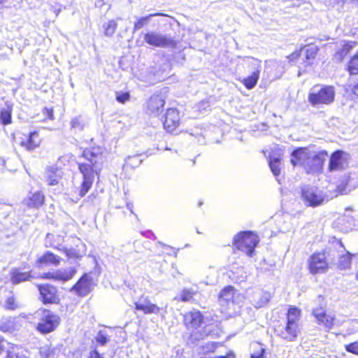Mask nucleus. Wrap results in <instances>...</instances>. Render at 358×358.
Wrapping results in <instances>:
<instances>
[{
  "mask_svg": "<svg viewBox=\"0 0 358 358\" xmlns=\"http://www.w3.org/2000/svg\"><path fill=\"white\" fill-rule=\"evenodd\" d=\"M80 157L85 160L78 163V170L82 175L78 195L83 198L92 189L95 177H99L104 156L100 148L92 147L85 149Z\"/></svg>",
  "mask_w": 358,
  "mask_h": 358,
  "instance_id": "f257e3e1",
  "label": "nucleus"
},
{
  "mask_svg": "<svg viewBox=\"0 0 358 358\" xmlns=\"http://www.w3.org/2000/svg\"><path fill=\"white\" fill-rule=\"evenodd\" d=\"M41 316L35 326V329L42 335L55 331L60 324V317L48 308H41Z\"/></svg>",
  "mask_w": 358,
  "mask_h": 358,
  "instance_id": "f03ea898",
  "label": "nucleus"
},
{
  "mask_svg": "<svg viewBox=\"0 0 358 358\" xmlns=\"http://www.w3.org/2000/svg\"><path fill=\"white\" fill-rule=\"evenodd\" d=\"M335 91L333 87L328 85H315L309 92L308 101L312 106L330 104L334 101Z\"/></svg>",
  "mask_w": 358,
  "mask_h": 358,
  "instance_id": "7ed1b4c3",
  "label": "nucleus"
},
{
  "mask_svg": "<svg viewBox=\"0 0 358 358\" xmlns=\"http://www.w3.org/2000/svg\"><path fill=\"white\" fill-rule=\"evenodd\" d=\"M259 237L252 231H243L237 234L234 238V245L247 255L252 257L255 248L259 243Z\"/></svg>",
  "mask_w": 358,
  "mask_h": 358,
  "instance_id": "20e7f679",
  "label": "nucleus"
},
{
  "mask_svg": "<svg viewBox=\"0 0 358 358\" xmlns=\"http://www.w3.org/2000/svg\"><path fill=\"white\" fill-rule=\"evenodd\" d=\"M301 200L306 206L315 208L324 203L326 196L317 187L303 185L301 187Z\"/></svg>",
  "mask_w": 358,
  "mask_h": 358,
  "instance_id": "39448f33",
  "label": "nucleus"
},
{
  "mask_svg": "<svg viewBox=\"0 0 358 358\" xmlns=\"http://www.w3.org/2000/svg\"><path fill=\"white\" fill-rule=\"evenodd\" d=\"M313 157V151L306 148H299L292 152L291 163L294 166H302L308 173H314L315 172H310L309 170L310 165L314 163L312 160Z\"/></svg>",
  "mask_w": 358,
  "mask_h": 358,
  "instance_id": "423d86ee",
  "label": "nucleus"
},
{
  "mask_svg": "<svg viewBox=\"0 0 358 358\" xmlns=\"http://www.w3.org/2000/svg\"><path fill=\"white\" fill-rule=\"evenodd\" d=\"M36 287L43 304H59L60 303L59 293L55 286L50 283H43L37 285Z\"/></svg>",
  "mask_w": 358,
  "mask_h": 358,
  "instance_id": "0eeeda50",
  "label": "nucleus"
},
{
  "mask_svg": "<svg viewBox=\"0 0 358 358\" xmlns=\"http://www.w3.org/2000/svg\"><path fill=\"white\" fill-rule=\"evenodd\" d=\"M78 270L76 266L57 269L55 272H45L39 275V278L59 282H68L72 280L77 274Z\"/></svg>",
  "mask_w": 358,
  "mask_h": 358,
  "instance_id": "6e6552de",
  "label": "nucleus"
},
{
  "mask_svg": "<svg viewBox=\"0 0 358 358\" xmlns=\"http://www.w3.org/2000/svg\"><path fill=\"white\" fill-rule=\"evenodd\" d=\"M43 138L38 131H32L29 133H22L19 137V145L25 150L31 152L38 148L42 143Z\"/></svg>",
  "mask_w": 358,
  "mask_h": 358,
  "instance_id": "1a4fd4ad",
  "label": "nucleus"
},
{
  "mask_svg": "<svg viewBox=\"0 0 358 358\" xmlns=\"http://www.w3.org/2000/svg\"><path fill=\"white\" fill-rule=\"evenodd\" d=\"M96 285L90 275L85 273L71 287V290L73 291L77 296L84 297L92 292Z\"/></svg>",
  "mask_w": 358,
  "mask_h": 358,
  "instance_id": "9d476101",
  "label": "nucleus"
},
{
  "mask_svg": "<svg viewBox=\"0 0 358 358\" xmlns=\"http://www.w3.org/2000/svg\"><path fill=\"white\" fill-rule=\"evenodd\" d=\"M308 268L312 274L324 273L328 270V264L324 253L312 255L308 260Z\"/></svg>",
  "mask_w": 358,
  "mask_h": 358,
  "instance_id": "9b49d317",
  "label": "nucleus"
},
{
  "mask_svg": "<svg viewBox=\"0 0 358 358\" xmlns=\"http://www.w3.org/2000/svg\"><path fill=\"white\" fill-rule=\"evenodd\" d=\"M62 257L51 251L46 250L35 261V266L38 268L46 267H57L62 262Z\"/></svg>",
  "mask_w": 358,
  "mask_h": 358,
  "instance_id": "f8f14e48",
  "label": "nucleus"
},
{
  "mask_svg": "<svg viewBox=\"0 0 358 358\" xmlns=\"http://www.w3.org/2000/svg\"><path fill=\"white\" fill-rule=\"evenodd\" d=\"M239 294L232 286H227L222 289L219 294V303L226 308H231V306L238 303Z\"/></svg>",
  "mask_w": 358,
  "mask_h": 358,
  "instance_id": "ddd939ff",
  "label": "nucleus"
},
{
  "mask_svg": "<svg viewBox=\"0 0 358 358\" xmlns=\"http://www.w3.org/2000/svg\"><path fill=\"white\" fill-rule=\"evenodd\" d=\"M313 315L316 319V323L322 325L329 331L334 327L335 315L327 314L324 308L320 307L313 310Z\"/></svg>",
  "mask_w": 358,
  "mask_h": 358,
  "instance_id": "4468645a",
  "label": "nucleus"
},
{
  "mask_svg": "<svg viewBox=\"0 0 358 358\" xmlns=\"http://www.w3.org/2000/svg\"><path fill=\"white\" fill-rule=\"evenodd\" d=\"M45 203V196L44 193L38 190L29 192L27 196L23 200V204L28 209H38Z\"/></svg>",
  "mask_w": 358,
  "mask_h": 358,
  "instance_id": "2eb2a0df",
  "label": "nucleus"
},
{
  "mask_svg": "<svg viewBox=\"0 0 358 358\" xmlns=\"http://www.w3.org/2000/svg\"><path fill=\"white\" fill-rule=\"evenodd\" d=\"M299 331V327H296L288 322H286L285 327L280 325L275 328L276 335L288 341H295Z\"/></svg>",
  "mask_w": 358,
  "mask_h": 358,
  "instance_id": "dca6fc26",
  "label": "nucleus"
},
{
  "mask_svg": "<svg viewBox=\"0 0 358 358\" xmlns=\"http://www.w3.org/2000/svg\"><path fill=\"white\" fill-rule=\"evenodd\" d=\"M248 294L250 302L255 308H260L266 306L271 297L269 292L260 289L252 291Z\"/></svg>",
  "mask_w": 358,
  "mask_h": 358,
  "instance_id": "f3484780",
  "label": "nucleus"
},
{
  "mask_svg": "<svg viewBox=\"0 0 358 358\" xmlns=\"http://www.w3.org/2000/svg\"><path fill=\"white\" fill-rule=\"evenodd\" d=\"M180 124L179 112L176 108H169L167 110L164 120V127L170 133H172Z\"/></svg>",
  "mask_w": 358,
  "mask_h": 358,
  "instance_id": "a211bd4d",
  "label": "nucleus"
},
{
  "mask_svg": "<svg viewBox=\"0 0 358 358\" xmlns=\"http://www.w3.org/2000/svg\"><path fill=\"white\" fill-rule=\"evenodd\" d=\"M313 159L312 160L314 161V163L309 166V170L310 172H319L322 169L324 162L326 160V158L328 157V154L324 150H321L318 152L313 151Z\"/></svg>",
  "mask_w": 358,
  "mask_h": 358,
  "instance_id": "6ab92c4d",
  "label": "nucleus"
},
{
  "mask_svg": "<svg viewBox=\"0 0 358 358\" xmlns=\"http://www.w3.org/2000/svg\"><path fill=\"white\" fill-rule=\"evenodd\" d=\"M62 177L59 169L56 166H49L45 170V179L49 186L58 185Z\"/></svg>",
  "mask_w": 358,
  "mask_h": 358,
  "instance_id": "aec40b11",
  "label": "nucleus"
},
{
  "mask_svg": "<svg viewBox=\"0 0 358 358\" xmlns=\"http://www.w3.org/2000/svg\"><path fill=\"white\" fill-rule=\"evenodd\" d=\"M33 278L31 271L22 272L17 268L10 273V280L13 285H17L31 280Z\"/></svg>",
  "mask_w": 358,
  "mask_h": 358,
  "instance_id": "412c9836",
  "label": "nucleus"
},
{
  "mask_svg": "<svg viewBox=\"0 0 358 358\" xmlns=\"http://www.w3.org/2000/svg\"><path fill=\"white\" fill-rule=\"evenodd\" d=\"M64 238L62 235L48 234L45 237L46 247L61 251L63 248Z\"/></svg>",
  "mask_w": 358,
  "mask_h": 358,
  "instance_id": "4be33fe9",
  "label": "nucleus"
},
{
  "mask_svg": "<svg viewBox=\"0 0 358 358\" xmlns=\"http://www.w3.org/2000/svg\"><path fill=\"white\" fill-rule=\"evenodd\" d=\"M185 321L187 325L196 329L202 324L203 317L199 311H192L185 315Z\"/></svg>",
  "mask_w": 358,
  "mask_h": 358,
  "instance_id": "5701e85b",
  "label": "nucleus"
},
{
  "mask_svg": "<svg viewBox=\"0 0 358 358\" xmlns=\"http://www.w3.org/2000/svg\"><path fill=\"white\" fill-rule=\"evenodd\" d=\"M177 251L175 248L158 242V256L163 257L164 262L171 257H176Z\"/></svg>",
  "mask_w": 358,
  "mask_h": 358,
  "instance_id": "b1692460",
  "label": "nucleus"
},
{
  "mask_svg": "<svg viewBox=\"0 0 358 358\" xmlns=\"http://www.w3.org/2000/svg\"><path fill=\"white\" fill-rule=\"evenodd\" d=\"M197 291L192 287L184 288L175 298L174 300L182 302H191Z\"/></svg>",
  "mask_w": 358,
  "mask_h": 358,
  "instance_id": "393cba45",
  "label": "nucleus"
},
{
  "mask_svg": "<svg viewBox=\"0 0 358 358\" xmlns=\"http://www.w3.org/2000/svg\"><path fill=\"white\" fill-rule=\"evenodd\" d=\"M343 168L342 152L337 150L334 152L330 158L329 169L331 171H338Z\"/></svg>",
  "mask_w": 358,
  "mask_h": 358,
  "instance_id": "a878e982",
  "label": "nucleus"
},
{
  "mask_svg": "<svg viewBox=\"0 0 358 358\" xmlns=\"http://www.w3.org/2000/svg\"><path fill=\"white\" fill-rule=\"evenodd\" d=\"M301 317V310L296 307L289 308L287 314V322L296 327H299V322Z\"/></svg>",
  "mask_w": 358,
  "mask_h": 358,
  "instance_id": "bb28decb",
  "label": "nucleus"
},
{
  "mask_svg": "<svg viewBox=\"0 0 358 358\" xmlns=\"http://www.w3.org/2000/svg\"><path fill=\"white\" fill-rule=\"evenodd\" d=\"M155 306L148 301L146 299L141 297L135 303V308L147 314L154 312Z\"/></svg>",
  "mask_w": 358,
  "mask_h": 358,
  "instance_id": "cd10ccee",
  "label": "nucleus"
},
{
  "mask_svg": "<svg viewBox=\"0 0 358 358\" xmlns=\"http://www.w3.org/2000/svg\"><path fill=\"white\" fill-rule=\"evenodd\" d=\"M12 113L13 108L11 106H6V107L0 109V124L2 125H8L12 123Z\"/></svg>",
  "mask_w": 358,
  "mask_h": 358,
  "instance_id": "c85d7f7f",
  "label": "nucleus"
},
{
  "mask_svg": "<svg viewBox=\"0 0 358 358\" xmlns=\"http://www.w3.org/2000/svg\"><path fill=\"white\" fill-rule=\"evenodd\" d=\"M259 77V71L257 69L253 71L252 75L243 80V84L248 90H251L255 87Z\"/></svg>",
  "mask_w": 358,
  "mask_h": 358,
  "instance_id": "c756f323",
  "label": "nucleus"
},
{
  "mask_svg": "<svg viewBox=\"0 0 358 358\" xmlns=\"http://www.w3.org/2000/svg\"><path fill=\"white\" fill-rule=\"evenodd\" d=\"M158 47L161 46L167 48H174L176 46V42L171 37L166 36L158 35Z\"/></svg>",
  "mask_w": 358,
  "mask_h": 358,
  "instance_id": "7c9ffc66",
  "label": "nucleus"
},
{
  "mask_svg": "<svg viewBox=\"0 0 358 358\" xmlns=\"http://www.w3.org/2000/svg\"><path fill=\"white\" fill-rule=\"evenodd\" d=\"M352 255L350 252H347L340 257L338 260V267L340 269L345 270L349 268L351 265Z\"/></svg>",
  "mask_w": 358,
  "mask_h": 358,
  "instance_id": "2f4dec72",
  "label": "nucleus"
},
{
  "mask_svg": "<svg viewBox=\"0 0 358 358\" xmlns=\"http://www.w3.org/2000/svg\"><path fill=\"white\" fill-rule=\"evenodd\" d=\"M348 71L350 75L358 74V52L351 58L348 62Z\"/></svg>",
  "mask_w": 358,
  "mask_h": 358,
  "instance_id": "473e14b6",
  "label": "nucleus"
},
{
  "mask_svg": "<svg viewBox=\"0 0 358 358\" xmlns=\"http://www.w3.org/2000/svg\"><path fill=\"white\" fill-rule=\"evenodd\" d=\"M61 251L68 259H80L83 257V255L74 248H62Z\"/></svg>",
  "mask_w": 358,
  "mask_h": 358,
  "instance_id": "72a5a7b5",
  "label": "nucleus"
},
{
  "mask_svg": "<svg viewBox=\"0 0 358 358\" xmlns=\"http://www.w3.org/2000/svg\"><path fill=\"white\" fill-rule=\"evenodd\" d=\"M41 358H52L55 355V349L50 345H45L39 349Z\"/></svg>",
  "mask_w": 358,
  "mask_h": 358,
  "instance_id": "f704fd0d",
  "label": "nucleus"
},
{
  "mask_svg": "<svg viewBox=\"0 0 358 358\" xmlns=\"http://www.w3.org/2000/svg\"><path fill=\"white\" fill-rule=\"evenodd\" d=\"M279 166H280V160L278 158H273V159L271 158L270 159V161H269L270 169H271L273 174L275 176V178L278 182H280V180L278 178V177L280 174V170Z\"/></svg>",
  "mask_w": 358,
  "mask_h": 358,
  "instance_id": "c9c22d12",
  "label": "nucleus"
},
{
  "mask_svg": "<svg viewBox=\"0 0 358 358\" xmlns=\"http://www.w3.org/2000/svg\"><path fill=\"white\" fill-rule=\"evenodd\" d=\"M117 27V22L115 20H110L104 28V34L106 36H113Z\"/></svg>",
  "mask_w": 358,
  "mask_h": 358,
  "instance_id": "e433bc0d",
  "label": "nucleus"
},
{
  "mask_svg": "<svg viewBox=\"0 0 358 358\" xmlns=\"http://www.w3.org/2000/svg\"><path fill=\"white\" fill-rule=\"evenodd\" d=\"M95 341L98 345L103 346L109 341V337L103 331L100 330L95 337Z\"/></svg>",
  "mask_w": 358,
  "mask_h": 358,
  "instance_id": "4c0bfd02",
  "label": "nucleus"
},
{
  "mask_svg": "<svg viewBox=\"0 0 358 358\" xmlns=\"http://www.w3.org/2000/svg\"><path fill=\"white\" fill-rule=\"evenodd\" d=\"M157 14H150L148 16L141 17L137 20L134 24V30H138L143 28L145 24H147L148 20L150 17L155 16Z\"/></svg>",
  "mask_w": 358,
  "mask_h": 358,
  "instance_id": "58836bf2",
  "label": "nucleus"
},
{
  "mask_svg": "<svg viewBox=\"0 0 358 358\" xmlns=\"http://www.w3.org/2000/svg\"><path fill=\"white\" fill-rule=\"evenodd\" d=\"M5 308L6 310H13L17 308V304L14 296L8 297L5 301Z\"/></svg>",
  "mask_w": 358,
  "mask_h": 358,
  "instance_id": "ea45409f",
  "label": "nucleus"
},
{
  "mask_svg": "<svg viewBox=\"0 0 358 358\" xmlns=\"http://www.w3.org/2000/svg\"><path fill=\"white\" fill-rule=\"evenodd\" d=\"M130 99V94L128 92L118 93L116 95V100L120 103H124Z\"/></svg>",
  "mask_w": 358,
  "mask_h": 358,
  "instance_id": "a19ab883",
  "label": "nucleus"
},
{
  "mask_svg": "<svg viewBox=\"0 0 358 358\" xmlns=\"http://www.w3.org/2000/svg\"><path fill=\"white\" fill-rule=\"evenodd\" d=\"M43 114L45 116V120H53L55 118L53 108H44Z\"/></svg>",
  "mask_w": 358,
  "mask_h": 358,
  "instance_id": "79ce46f5",
  "label": "nucleus"
},
{
  "mask_svg": "<svg viewBox=\"0 0 358 358\" xmlns=\"http://www.w3.org/2000/svg\"><path fill=\"white\" fill-rule=\"evenodd\" d=\"M145 41L151 45H157V36L154 34H146Z\"/></svg>",
  "mask_w": 358,
  "mask_h": 358,
  "instance_id": "37998d69",
  "label": "nucleus"
},
{
  "mask_svg": "<svg viewBox=\"0 0 358 358\" xmlns=\"http://www.w3.org/2000/svg\"><path fill=\"white\" fill-rule=\"evenodd\" d=\"M345 350L351 353L358 355V343L355 342L345 345Z\"/></svg>",
  "mask_w": 358,
  "mask_h": 358,
  "instance_id": "c03bdc74",
  "label": "nucleus"
},
{
  "mask_svg": "<svg viewBox=\"0 0 358 358\" xmlns=\"http://www.w3.org/2000/svg\"><path fill=\"white\" fill-rule=\"evenodd\" d=\"M71 126L74 129H83V124L79 117H74L71 121Z\"/></svg>",
  "mask_w": 358,
  "mask_h": 358,
  "instance_id": "a18cd8bd",
  "label": "nucleus"
},
{
  "mask_svg": "<svg viewBox=\"0 0 358 358\" xmlns=\"http://www.w3.org/2000/svg\"><path fill=\"white\" fill-rule=\"evenodd\" d=\"M87 358H105L103 355L100 353L96 348L92 349L88 354Z\"/></svg>",
  "mask_w": 358,
  "mask_h": 358,
  "instance_id": "49530a36",
  "label": "nucleus"
},
{
  "mask_svg": "<svg viewBox=\"0 0 358 358\" xmlns=\"http://www.w3.org/2000/svg\"><path fill=\"white\" fill-rule=\"evenodd\" d=\"M317 48L316 47H310L306 49V58L308 59H313L317 55Z\"/></svg>",
  "mask_w": 358,
  "mask_h": 358,
  "instance_id": "de8ad7c7",
  "label": "nucleus"
},
{
  "mask_svg": "<svg viewBox=\"0 0 358 358\" xmlns=\"http://www.w3.org/2000/svg\"><path fill=\"white\" fill-rule=\"evenodd\" d=\"M326 6L328 8H334L336 5H338L340 0H323Z\"/></svg>",
  "mask_w": 358,
  "mask_h": 358,
  "instance_id": "09e8293b",
  "label": "nucleus"
},
{
  "mask_svg": "<svg viewBox=\"0 0 358 358\" xmlns=\"http://www.w3.org/2000/svg\"><path fill=\"white\" fill-rule=\"evenodd\" d=\"M264 353L265 350L264 348H261L260 351L252 354L250 358H265Z\"/></svg>",
  "mask_w": 358,
  "mask_h": 358,
  "instance_id": "8fccbe9b",
  "label": "nucleus"
},
{
  "mask_svg": "<svg viewBox=\"0 0 358 358\" xmlns=\"http://www.w3.org/2000/svg\"><path fill=\"white\" fill-rule=\"evenodd\" d=\"M6 340L3 337L0 336V355L2 354L6 350Z\"/></svg>",
  "mask_w": 358,
  "mask_h": 358,
  "instance_id": "3c124183",
  "label": "nucleus"
},
{
  "mask_svg": "<svg viewBox=\"0 0 358 358\" xmlns=\"http://www.w3.org/2000/svg\"><path fill=\"white\" fill-rule=\"evenodd\" d=\"M157 15L158 17H162V18H164L166 20V22H167L169 24H171V21H173V18L170 16L164 15L159 13H157Z\"/></svg>",
  "mask_w": 358,
  "mask_h": 358,
  "instance_id": "603ef678",
  "label": "nucleus"
},
{
  "mask_svg": "<svg viewBox=\"0 0 358 358\" xmlns=\"http://www.w3.org/2000/svg\"><path fill=\"white\" fill-rule=\"evenodd\" d=\"M170 69H171L170 59H169L168 62L164 64V66L163 68V71H170Z\"/></svg>",
  "mask_w": 358,
  "mask_h": 358,
  "instance_id": "864d4df0",
  "label": "nucleus"
},
{
  "mask_svg": "<svg viewBox=\"0 0 358 358\" xmlns=\"http://www.w3.org/2000/svg\"><path fill=\"white\" fill-rule=\"evenodd\" d=\"M352 90L355 95L358 96V84L355 85Z\"/></svg>",
  "mask_w": 358,
  "mask_h": 358,
  "instance_id": "5fc2aeb1",
  "label": "nucleus"
},
{
  "mask_svg": "<svg viewBox=\"0 0 358 358\" xmlns=\"http://www.w3.org/2000/svg\"><path fill=\"white\" fill-rule=\"evenodd\" d=\"M169 92L168 89L166 87H163L160 90V93L164 95L165 94H166L167 92Z\"/></svg>",
  "mask_w": 358,
  "mask_h": 358,
  "instance_id": "6e6d98bb",
  "label": "nucleus"
},
{
  "mask_svg": "<svg viewBox=\"0 0 358 358\" xmlns=\"http://www.w3.org/2000/svg\"><path fill=\"white\" fill-rule=\"evenodd\" d=\"M165 101L164 99H158V106L160 104L161 106H163L164 105Z\"/></svg>",
  "mask_w": 358,
  "mask_h": 358,
  "instance_id": "4d7b16f0",
  "label": "nucleus"
},
{
  "mask_svg": "<svg viewBox=\"0 0 358 358\" xmlns=\"http://www.w3.org/2000/svg\"><path fill=\"white\" fill-rule=\"evenodd\" d=\"M6 1L7 0H0V5L4 4Z\"/></svg>",
  "mask_w": 358,
  "mask_h": 358,
  "instance_id": "13d9d810",
  "label": "nucleus"
},
{
  "mask_svg": "<svg viewBox=\"0 0 358 358\" xmlns=\"http://www.w3.org/2000/svg\"><path fill=\"white\" fill-rule=\"evenodd\" d=\"M150 101H149L148 102V103H147V106H146L147 110H149L150 109V103H149V102H150Z\"/></svg>",
  "mask_w": 358,
  "mask_h": 358,
  "instance_id": "bf43d9fd",
  "label": "nucleus"
},
{
  "mask_svg": "<svg viewBox=\"0 0 358 358\" xmlns=\"http://www.w3.org/2000/svg\"><path fill=\"white\" fill-rule=\"evenodd\" d=\"M356 279L358 280V272L356 274Z\"/></svg>",
  "mask_w": 358,
  "mask_h": 358,
  "instance_id": "052dcab7",
  "label": "nucleus"
},
{
  "mask_svg": "<svg viewBox=\"0 0 358 358\" xmlns=\"http://www.w3.org/2000/svg\"><path fill=\"white\" fill-rule=\"evenodd\" d=\"M162 20H159V19H158V20H157L158 23H159L160 21H162Z\"/></svg>",
  "mask_w": 358,
  "mask_h": 358,
  "instance_id": "680f3d73",
  "label": "nucleus"
}]
</instances>
